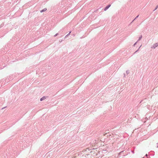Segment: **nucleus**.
<instances>
[{
    "label": "nucleus",
    "instance_id": "nucleus-10",
    "mask_svg": "<svg viewBox=\"0 0 158 158\" xmlns=\"http://www.w3.org/2000/svg\"><path fill=\"white\" fill-rule=\"evenodd\" d=\"M58 33H56V34L54 35V37H56V36H57L58 35Z\"/></svg>",
    "mask_w": 158,
    "mask_h": 158
},
{
    "label": "nucleus",
    "instance_id": "nucleus-9",
    "mask_svg": "<svg viewBox=\"0 0 158 158\" xmlns=\"http://www.w3.org/2000/svg\"><path fill=\"white\" fill-rule=\"evenodd\" d=\"M126 73H127V74H128L129 73V70H127L126 71Z\"/></svg>",
    "mask_w": 158,
    "mask_h": 158
},
{
    "label": "nucleus",
    "instance_id": "nucleus-12",
    "mask_svg": "<svg viewBox=\"0 0 158 158\" xmlns=\"http://www.w3.org/2000/svg\"><path fill=\"white\" fill-rule=\"evenodd\" d=\"M137 42H136V43H135L134 44V46H135V45L136 44Z\"/></svg>",
    "mask_w": 158,
    "mask_h": 158
},
{
    "label": "nucleus",
    "instance_id": "nucleus-8",
    "mask_svg": "<svg viewBox=\"0 0 158 158\" xmlns=\"http://www.w3.org/2000/svg\"><path fill=\"white\" fill-rule=\"evenodd\" d=\"M158 8V5H157L156 8H155V9L154 10V11L156 10L157 9V8Z\"/></svg>",
    "mask_w": 158,
    "mask_h": 158
},
{
    "label": "nucleus",
    "instance_id": "nucleus-4",
    "mask_svg": "<svg viewBox=\"0 0 158 158\" xmlns=\"http://www.w3.org/2000/svg\"><path fill=\"white\" fill-rule=\"evenodd\" d=\"M47 10V9L46 8H44V9L43 10H42L41 11H40V12H43L44 11H46Z\"/></svg>",
    "mask_w": 158,
    "mask_h": 158
},
{
    "label": "nucleus",
    "instance_id": "nucleus-16",
    "mask_svg": "<svg viewBox=\"0 0 158 158\" xmlns=\"http://www.w3.org/2000/svg\"><path fill=\"white\" fill-rule=\"evenodd\" d=\"M125 74H124V77H125Z\"/></svg>",
    "mask_w": 158,
    "mask_h": 158
},
{
    "label": "nucleus",
    "instance_id": "nucleus-1",
    "mask_svg": "<svg viewBox=\"0 0 158 158\" xmlns=\"http://www.w3.org/2000/svg\"><path fill=\"white\" fill-rule=\"evenodd\" d=\"M158 46V43H156L154 44L151 47L152 48L155 49L156 47Z\"/></svg>",
    "mask_w": 158,
    "mask_h": 158
},
{
    "label": "nucleus",
    "instance_id": "nucleus-15",
    "mask_svg": "<svg viewBox=\"0 0 158 158\" xmlns=\"http://www.w3.org/2000/svg\"><path fill=\"white\" fill-rule=\"evenodd\" d=\"M157 144L158 145L157 147L158 148V143H157Z\"/></svg>",
    "mask_w": 158,
    "mask_h": 158
},
{
    "label": "nucleus",
    "instance_id": "nucleus-6",
    "mask_svg": "<svg viewBox=\"0 0 158 158\" xmlns=\"http://www.w3.org/2000/svg\"><path fill=\"white\" fill-rule=\"evenodd\" d=\"M71 31H70L68 34L66 35V36L65 37V38H66L67 36H69L70 35V34L71 33Z\"/></svg>",
    "mask_w": 158,
    "mask_h": 158
},
{
    "label": "nucleus",
    "instance_id": "nucleus-2",
    "mask_svg": "<svg viewBox=\"0 0 158 158\" xmlns=\"http://www.w3.org/2000/svg\"><path fill=\"white\" fill-rule=\"evenodd\" d=\"M111 6L110 4L108 5L107 6L104 8V11L106 10Z\"/></svg>",
    "mask_w": 158,
    "mask_h": 158
},
{
    "label": "nucleus",
    "instance_id": "nucleus-14",
    "mask_svg": "<svg viewBox=\"0 0 158 158\" xmlns=\"http://www.w3.org/2000/svg\"><path fill=\"white\" fill-rule=\"evenodd\" d=\"M141 45L139 47V49L141 47Z\"/></svg>",
    "mask_w": 158,
    "mask_h": 158
},
{
    "label": "nucleus",
    "instance_id": "nucleus-13",
    "mask_svg": "<svg viewBox=\"0 0 158 158\" xmlns=\"http://www.w3.org/2000/svg\"><path fill=\"white\" fill-rule=\"evenodd\" d=\"M148 156V155H147V154H146V155H145V156Z\"/></svg>",
    "mask_w": 158,
    "mask_h": 158
},
{
    "label": "nucleus",
    "instance_id": "nucleus-7",
    "mask_svg": "<svg viewBox=\"0 0 158 158\" xmlns=\"http://www.w3.org/2000/svg\"><path fill=\"white\" fill-rule=\"evenodd\" d=\"M139 15H137L135 18L132 21V22H133L137 18H138V17H139Z\"/></svg>",
    "mask_w": 158,
    "mask_h": 158
},
{
    "label": "nucleus",
    "instance_id": "nucleus-5",
    "mask_svg": "<svg viewBox=\"0 0 158 158\" xmlns=\"http://www.w3.org/2000/svg\"><path fill=\"white\" fill-rule=\"evenodd\" d=\"M142 38V35H141L139 37V39L137 41V42L140 40H141V39Z\"/></svg>",
    "mask_w": 158,
    "mask_h": 158
},
{
    "label": "nucleus",
    "instance_id": "nucleus-11",
    "mask_svg": "<svg viewBox=\"0 0 158 158\" xmlns=\"http://www.w3.org/2000/svg\"><path fill=\"white\" fill-rule=\"evenodd\" d=\"M138 50H139V49H138L137 50H136L134 53V54H135L136 52H137L138 51Z\"/></svg>",
    "mask_w": 158,
    "mask_h": 158
},
{
    "label": "nucleus",
    "instance_id": "nucleus-3",
    "mask_svg": "<svg viewBox=\"0 0 158 158\" xmlns=\"http://www.w3.org/2000/svg\"><path fill=\"white\" fill-rule=\"evenodd\" d=\"M46 99V97L45 96H44L40 99V101H42Z\"/></svg>",
    "mask_w": 158,
    "mask_h": 158
}]
</instances>
